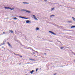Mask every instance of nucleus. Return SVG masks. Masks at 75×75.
I'll return each instance as SVG.
<instances>
[{
    "label": "nucleus",
    "instance_id": "obj_28",
    "mask_svg": "<svg viewBox=\"0 0 75 75\" xmlns=\"http://www.w3.org/2000/svg\"><path fill=\"white\" fill-rule=\"evenodd\" d=\"M31 64V63H30V62H27V63L26 64Z\"/></svg>",
    "mask_w": 75,
    "mask_h": 75
},
{
    "label": "nucleus",
    "instance_id": "obj_38",
    "mask_svg": "<svg viewBox=\"0 0 75 75\" xmlns=\"http://www.w3.org/2000/svg\"><path fill=\"white\" fill-rule=\"evenodd\" d=\"M2 34H1V35H2Z\"/></svg>",
    "mask_w": 75,
    "mask_h": 75
},
{
    "label": "nucleus",
    "instance_id": "obj_2",
    "mask_svg": "<svg viewBox=\"0 0 75 75\" xmlns=\"http://www.w3.org/2000/svg\"><path fill=\"white\" fill-rule=\"evenodd\" d=\"M26 23H28V24H30V23H31V22H30V21L29 20H27Z\"/></svg>",
    "mask_w": 75,
    "mask_h": 75
},
{
    "label": "nucleus",
    "instance_id": "obj_20",
    "mask_svg": "<svg viewBox=\"0 0 75 75\" xmlns=\"http://www.w3.org/2000/svg\"><path fill=\"white\" fill-rule=\"evenodd\" d=\"M13 18L14 20H17V18L16 17Z\"/></svg>",
    "mask_w": 75,
    "mask_h": 75
},
{
    "label": "nucleus",
    "instance_id": "obj_25",
    "mask_svg": "<svg viewBox=\"0 0 75 75\" xmlns=\"http://www.w3.org/2000/svg\"><path fill=\"white\" fill-rule=\"evenodd\" d=\"M2 45H4V42H3L2 43Z\"/></svg>",
    "mask_w": 75,
    "mask_h": 75
},
{
    "label": "nucleus",
    "instance_id": "obj_37",
    "mask_svg": "<svg viewBox=\"0 0 75 75\" xmlns=\"http://www.w3.org/2000/svg\"><path fill=\"white\" fill-rule=\"evenodd\" d=\"M74 55H75V54H74Z\"/></svg>",
    "mask_w": 75,
    "mask_h": 75
},
{
    "label": "nucleus",
    "instance_id": "obj_21",
    "mask_svg": "<svg viewBox=\"0 0 75 75\" xmlns=\"http://www.w3.org/2000/svg\"><path fill=\"white\" fill-rule=\"evenodd\" d=\"M27 49H30V50H31L32 48L31 47H28V48H27Z\"/></svg>",
    "mask_w": 75,
    "mask_h": 75
},
{
    "label": "nucleus",
    "instance_id": "obj_27",
    "mask_svg": "<svg viewBox=\"0 0 75 75\" xmlns=\"http://www.w3.org/2000/svg\"><path fill=\"white\" fill-rule=\"evenodd\" d=\"M5 33H6V32H3V34H5Z\"/></svg>",
    "mask_w": 75,
    "mask_h": 75
},
{
    "label": "nucleus",
    "instance_id": "obj_4",
    "mask_svg": "<svg viewBox=\"0 0 75 75\" xmlns=\"http://www.w3.org/2000/svg\"><path fill=\"white\" fill-rule=\"evenodd\" d=\"M49 33H51V34H53L54 35H56V34L54 33V32L51 31H49Z\"/></svg>",
    "mask_w": 75,
    "mask_h": 75
},
{
    "label": "nucleus",
    "instance_id": "obj_41",
    "mask_svg": "<svg viewBox=\"0 0 75 75\" xmlns=\"http://www.w3.org/2000/svg\"><path fill=\"white\" fill-rule=\"evenodd\" d=\"M2 48H3V47H2Z\"/></svg>",
    "mask_w": 75,
    "mask_h": 75
},
{
    "label": "nucleus",
    "instance_id": "obj_15",
    "mask_svg": "<svg viewBox=\"0 0 75 75\" xmlns=\"http://www.w3.org/2000/svg\"><path fill=\"white\" fill-rule=\"evenodd\" d=\"M9 31H10L11 32V33H13V31L11 30H9Z\"/></svg>",
    "mask_w": 75,
    "mask_h": 75
},
{
    "label": "nucleus",
    "instance_id": "obj_3",
    "mask_svg": "<svg viewBox=\"0 0 75 75\" xmlns=\"http://www.w3.org/2000/svg\"><path fill=\"white\" fill-rule=\"evenodd\" d=\"M7 44L9 47H11V48H12V46H11V45L10 44V43H9V42H8Z\"/></svg>",
    "mask_w": 75,
    "mask_h": 75
},
{
    "label": "nucleus",
    "instance_id": "obj_40",
    "mask_svg": "<svg viewBox=\"0 0 75 75\" xmlns=\"http://www.w3.org/2000/svg\"><path fill=\"white\" fill-rule=\"evenodd\" d=\"M15 32H16V30L15 31Z\"/></svg>",
    "mask_w": 75,
    "mask_h": 75
},
{
    "label": "nucleus",
    "instance_id": "obj_10",
    "mask_svg": "<svg viewBox=\"0 0 75 75\" xmlns=\"http://www.w3.org/2000/svg\"><path fill=\"white\" fill-rule=\"evenodd\" d=\"M13 54H14L15 55H18V56H20V55L18 54H16L15 53H13Z\"/></svg>",
    "mask_w": 75,
    "mask_h": 75
},
{
    "label": "nucleus",
    "instance_id": "obj_23",
    "mask_svg": "<svg viewBox=\"0 0 75 75\" xmlns=\"http://www.w3.org/2000/svg\"><path fill=\"white\" fill-rule=\"evenodd\" d=\"M35 52H36V53H37V54H38V52H37V51H35Z\"/></svg>",
    "mask_w": 75,
    "mask_h": 75
},
{
    "label": "nucleus",
    "instance_id": "obj_9",
    "mask_svg": "<svg viewBox=\"0 0 75 75\" xmlns=\"http://www.w3.org/2000/svg\"><path fill=\"white\" fill-rule=\"evenodd\" d=\"M14 8H9V9H10V10H14Z\"/></svg>",
    "mask_w": 75,
    "mask_h": 75
},
{
    "label": "nucleus",
    "instance_id": "obj_19",
    "mask_svg": "<svg viewBox=\"0 0 75 75\" xmlns=\"http://www.w3.org/2000/svg\"><path fill=\"white\" fill-rule=\"evenodd\" d=\"M54 9V8H51V11H52Z\"/></svg>",
    "mask_w": 75,
    "mask_h": 75
},
{
    "label": "nucleus",
    "instance_id": "obj_29",
    "mask_svg": "<svg viewBox=\"0 0 75 75\" xmlns=\"http://www.w3.org/2000/svg\"><path fill=\"white\" fill-rule=\"evenodd\" d=\"M56 26L57 27H59V26L58 25H56Z\"/></svg>",
    "mask_w": 75,
    "mask_h": 75
},
{
    "label": "nucleus",
    "instance_id": "obj_8",
    "mask_svg": "<svg viewBox=\"0 0 75 75\" xmlns=\"http://www.w3.org/2000/svg\"><path fill=\"white\" fill-rule=\"evenodd\" d=\"M23 4H29V3L23 2Z\"/></svg>",
    "mask_w": 75,
    "mask_h": 75
},
{
    "label": "nucleus",
    "instance_id": "obj_39",
    "mask_svg": "<svg viewBox=\"0 0 75 75\" xmlns=\"http://www.w3.org/2000/svg\"><path fill=\"white\" fill-rule=\"evenodd\" d=\"M35 56V57H36V56Z\"/></svg>",
    "mask_w": 75,
    "mask_h": 75
},
{
    "label": "nucleus",
    "instance_id": "obj_24",
    "mask_svg": "<svg viewBox=\"0 0 75 75\" xmlns=\"http://www.w3.org/2000/svg\"><path fill=\"white\" fill-rule=\"evenodd\" d=\"M31 50H32L33 51H35V50H33V49H31Z\"/></svg>",
    "mask_w": 75,
    "mask_h": 75
},
{
    "label": "nucleus",
    "instance_id": "obj_31",
    "mask_svg": "<svg viewBox=\"0 0 75 75\" xmlns=\"http://www.w3.org/2000/svg\"><path fill=\"white\" fill-rule=\"evenodd\" d=\"M20 57H21V58H22V57H23V56H20Z\"/></svg>",
    "mask_w": 75,
    "mask_h": 75
},
{
    "label": "nucleus",
    "instance_id": "obj_7",
    "mask_svg": "<svg viewBox=\"0 0 75 75\" xmlns=\"http://www.w3.org/2000/svg\"><path fill=\"white\" fill-rule=\"evenodd\" d=\"M19 17H20V18H25V17H22L21 16H19Z\"/></svg>",
    "mask_w": 75,
    "mask_h": 75
},
{
    "label": "nucleus",
    "instance_id": "obj_17",
    "mask_svg": "<svg viewBox=\"0 0 75 75\" xmlns=\"http://www.w3.org/2000/svg\"><path fill=\"white\" fill-rule=\"evenodd\" d=\"M71 28H75V26H72L71 27Z\"/></svg>",
    "mask_w": 75,
    "mask_h": 75
},
{
    "label": "nucleus",
    "instance_id": "obj_12",
    "mask_svg": "<svg viewBox=\"0 0 75 75\" xmlns=\"http://www.w3.org/2000/svg\"><path fill=\"white\" fill-rule=\"evenodd\" d=\"M34 72V70H32V71H30V72L32 74Z\"/></svg>",
    "mask_w": 75,
    "mask_h": 75
},
{
    "label": "nucleus",
    "instance_id": "obj_5",
    "mask_svg": "<svg viewBox=\"0 0 75 75\" xmlns=\"http://www.w3.org/2000/svg\"><path fill=\"white\" fill-rule=\"evenodd\" d=\"M33 17H34V18L36 20H38V19H37V17H35V16L34 15H33Z\"/></svg>",
    "mask_w": 75,
    "mask_h": 75
},
{
    "label": "nucleus",
    "instance_id": "obj_36",
    "mask_svg": "<svg viewBox=\"0 0 75 75\" xmlns=\"http://www.w3.org/2000/svg\"><path fill=\"white\" fill-rule=\"evenodd\" d=\"M72 53H74V52H72Z\"/></svg>",
    "mask_w": 75,
    "mask_h": 75
},
{
    "label": "nucleus",
    "instance_id": "obj_13",
    "mask_svg": "<svg viewBox=\"0 0 75 75\" xmlns=\"http://www.w3.org/2000/svg\"><path fill=\"white\" fill-rule=\"evenodd\" d=\"M72 18L73 20L74 21H75V18H74V17H72Z\"/></svg>",
    "mask_w": 75,
    "mask_h": 75
},
{
    "label": "nucleus",
    "instance_id": "obj_35",
    "mask_svg": "<svg viewBox=\"0 0 75 75\" xmlns=\"http://www.w3.org/2000/svg\"><path fill=\"white\" fill-rule=\"evenodd\" d=\"M25 40H27V39H26V38H25Z\"/></svg>",
    "mask_w": 75,
    "mask_h": 75
},
{
    "label": "nucleus",
    "instance_id": "obj_22",
    "mask_svg": "<svg viewBox=\"0 0 75 75\" xmlns=\"http://www.w3.org/2000/svg\"><path fill=\"white\" fill-rule=\"evenodd\" d=\"M68 23H72V21H68Z\"/></svg>",
    "mask_w": 75,
    "mask_h": 75
},
{
    "label": "nucleus",
    "instance_id": "obj_1",
    "mask_svg": "<svg viewBox=\"0 0 75 75\" xmlns=\"http://www.w3.org/2000/svg\"><path fill=\"white\" fill-rule=\"evenodd\" d=\"M22 11H26L27 13H30L31 12L30 11H28L27 10H25V9H22Z\"/></svg>",
    "mask_w": 75,
    "mask_h": 75
},
{
    "label": "nucleus",
    "instance_id": "obj_16",
    "mask_svg": "<svg viewBox=\"0 0 75 75\" xmlns=\"http://www.w3.org/2000/svg\"><path fill=\"white\" fill-rule=\"evenodd\" d=\"M55 16V15H52L51 16H50V17L52 18V17H53V16Z\"/></svg>",
    "mask_w": 75,
    "mask_h": 75
},
{
    "label": "nucleus",
    "instance_id": "obj_18",
    "mask_svg": "<svg viewBox=\"0 0 75 75\" xmlns=\"http://www.w3.org/2000/svg\"><path fill=\"white\" fill-rule=\"evenodd\" d=\"M63 48H64V47H60V49L61 50H62V49H63Z\"/></svg>",
    "mask_w": 75,
    "mask_h": 75
},
{
    "label": "nucleus",
    "instance_id": "obj_30",
    "mask_svg": "<svg viewBox=\"0 0 75 75\" xmlns=\"http://www.w3.org/2000/svg\"><path fill=\"white\" fill-rule=\"evenodd\" d=\"M24 19H28V18L25 17Z\"/></svg>",
    "mask_w": 75,
    "mask_h": 75
},
{
    "label": "nucleus",
    "instance_id": "obj_14",
    "mask_svg": "<svg viewBox=\"0 0 75 75\" xmlns=\"http://www.w3.org/2000/svg\"><path fill=\"white\" fill-rule=\"evenodd\" d=\"M39 30V28H36V30Z\"/></svg>",
    "mask_w": 75,
    "mask_h": 75
},
{
    "label": "nucleus",
    "instance_id": "obj_33",
    "mask_svg": "<svg viewBox=\"0 0 75 75\" xmlns=\"http://www.w3.org/2000/svg\"><path fill=\"white\" fill-rule=\"evenodd\" d=\"M33 54H35V53H34V52H33Z\"/></svg>",
    "mask_w": 75,
    "mask_h": 75
},
{
    "label": "nucleus",
    "instance_id": "obj_34",
    "mask_svg": "<svg viewBox=\"0 0 75 75\" xmlns=\"http://www.w3.org/2000/svg\"><path fill=\"white\" fill-rule=\"evenodd\" d=\"M56 75V74H54V75Z\"/></svg>",
    "mask_w": 75,
    "mask_h": 75
},
{
    "label": "nucleus",
    "instance_id": "obj_11",
    "mask_svg": "<svg viewBox=\"0 0 75 75\" xmlns=\"http://www.w3.org/2000/svg\"><path fill=\"white\" fill-rule=\"evenodd\" d=\"M29 59L30 60H31V61H35V59Z\"/></svg>",
    "mask_w": 75,
    "mask_h": 75
},
{
    "label": "nucleus",
    "instance_id": "obj_26",
    "mask_svg": "<svg viewBox=\"0 0 75 75\" xmlns=\"http://www.w3.org/2000/svg\"><path fill=\"white\" fill-rule=\"evenodd\" d=\"M38 69H36V71L37 72V70Z\"/></svg>",
    "mask_w": 75,
    "mask_h": 75
},
{
    "label": "nucleus",
    "instance_id": "obj_6",
    "mask_svg": "<svg viewBox=\"0 0 75 75\" xmlns=\"http://www.w3.org/2000/svg\"><path fill=\"white\" fill-rule=\"evenodd\" d=\"M5 8H6V9H9V8H10V7H4Z\"/></svg>",
    "mask_w": 75,
    "mask_h": 75
},
{
    "label": "nucleus",
    "instance_id": "obj_32",
    "mask_svg": "<svg viewBox=\"0 0 75 75\" xmlns=\"http://www.w3.org/2000/svg\"><path fill=\"white\" fill-rule=\"evenodd\" d=\"M44 54H45V55H47V54H46V53H44Z\"/></svg>",
    "mask_w": 75,
    "mask_h": 75
}]
</instances>
